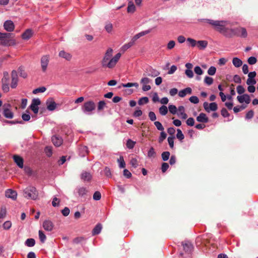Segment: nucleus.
<instances>
[{"label":"nucleus","mask_w":258,"mask_h":258,"mask_svg":"<svg viewBox=\"0 0 258 258\" xmlns=\"http://www.w3.org/2000/svg\"><path fill=\"white\" fill-rule=\"evenodd\" d=\"M204 21L213 26L216 31L224 36L228 38L233 37L235 32L232 30V27L233 25L232 22L228 21H215L211 19H204Z\"/></svg>","instance_id":"1"},{"label":"nucleus","mask_w":258,"mask_h":258,"mask_svg":"<svg viewBox=\"0 0 258 258\" xmlns=\"http://www.w3.org/2000/svg\"><path fill=\"white\" fill-rule=\"evenodd\" d=\"M113 51V50L111 48H108L106 50L101 61V64L103 67L112 69L116 66L121 54L120 53H117L112 57Z\"/></svg>","instance_id":"2"},{"label":"nucleus","mask_w":258,"mask_h":258,"mask_svg":"<svg viewBox=\"0 0 258 258\" xmlns=\"http://www.w3.org/2000/svg\"><path fill=\"white\" fill-rule=\"evenodd\" d=\"M15 43L13 34L0 32V45L9 46L14 45Z\"/></svg>","instance_id":"3"},{"label":"nucleus","mask_w":258,"mask_h":258,"mask_svg":"<svg viewBox=\"0 0 258 258\" xmlns=\"http://www.w3.org/2000/svg\"><path fill=\"white\" fill-rule=\"evenodd\" d=\"M24 196L28 199L35 200L38 196L36 188L32 186H29L24 190Z\"/></svg>","instance_id":"4"},{"label":"nucleus","mask_w":258,"mask_h":258,"mask_svg":"<svg viewBox=\"0 0 258 258\" xmlns=\"http://www.w3.org/2000/svg\"><path fill=\"white\" fill-rule=\"evenodd\" d=\"M95 104L92 100L88 101L84 103L82 107V110L85 113L90 114L95 109Z\"/></svg>","instance_id":"5"},{"label":"nucleus","mask_w":258,"mask_h":258,"mask_svg":"<svg viewBox=\"0 0 258 258\" xmlns=\"http://www.w3.org/2000/svg\"><path fill=\"white\" fill-rule=\"evenodd\" d=\"M10 104L5 105L3 107V114L4 116L8 119H12L14 117V113L11 109Z\"/></svg>","instance_id":"6"},{"label":"nucleus","mask_w":258,"mask_h":258,"mask_svg":"<svg viewBox=\"0 0 258 258\" xmlns=\"http://www.w3.org/2000/svg\"><path fill=\"white\" fill-rule=\"evenodd\" d=\"M50 56L49 55H43L40 59L41 67L43 72L45 73L49 64Z\"/></svg>","instance_id":"7"},{"label":"nucleus","mask_w":258,"mask_h":258,"mask_svg":"<svg viewBox=\"0 0 258 258\" xmlns=\"http://www.w3.org/2000/svg\"><path fill=\"white\" fill-rule=\"evenodd\" d=\"M232 30L235 32L233 36H236L242 38H246L247 36L246 30L243 27L233 28Z\"/></svg>","instance_id":"8"},{"label":"nucleus","mask_w":258,"mask_h":258,"mask_svg":"<svg viewBox=\"0 0 258 258\" xmlns=\"http://www.w3.org/2000/svg\"><path fill=\"white\" fill-rule=\"evenodd\" d=\"M203 106L204 109L208 112H210L211 111H216L218 108L217 104L215 102L208 103L205 102L203 104Z\"/></svg>","instance_id":"9"},{"label":"nucleus","mask_w":258,"mask_h":258,"mask_svg":"<svg viewBox=\"0 0 258 258\" xmlns=\"http://www.w3.org/2000/svg\"><path fill=\"white\" fill-rule=\"evenodd\" d=\"M11 87L12 88H16L18 85V73L16 71L13 70L11 73Z\"/></svg>","instance_id":"10"},{"label":"nucleus","mask_w":258,"mask_h":258,"mask_svg":"<svg viewBox=\"0 0 258 258\" xmlns=\"http://www.w3.org/2000/svg\"><path fill=\"white\" fill-rule=\"evenodd\" d=\"M151 32V30H147L146 31H142L137 34H136L130 41L133 45L135 43V42L141 37H142L146 34H148Z\"/></svg>","instance_id":"11"},{"label":"nucleus","mask_w":258,"mask_h":258,"mask_svg":"<svg viewBox=\"0 0 258 258\" xmlns=\"http://www.w3.org/2000/svg\"><path fill=\"white\" fill-rule=\"evenodd\" d=\"M4 29L8 32H12L14 30L15 25L11 20H7L4 24Z\"/></svg>","instance_id":"12"},{"label":"nucleus","mask_w":258,"mask_h":258,"mask_svg":"<svg viewBox=\"0 0 258 258\" xmlns=\"http://www.w3.org/2000/svg\"><path fill=\"white\" fill-rule=\"evenodd\" d=\"M237 99L239 102L240 103L245 102L246 104H249L250 102V97L247 94H244L242 95L238 96L237 97Z\"/></svg>","instance_id":"13"},{"label":"nucleus","mask_w":258,"mask_h":258,"mask_svg":"<svg viewBox=\"0 0 258 258\" xmlns=\"http://www.w3.org/2000/svg\"><path fill=\"white\" fill-rule=\"evenodd\" d=\"M51 140L56 147L60 146L63 143V140L61 137L59 136H53L51 138Z\"/></svg>","instance_id":"14"},{"label":"nucleus","mask_w":258,"mask_h":258,"mask_svg":"<svg viewBox=\"0 0 258 258\" xmlns=\"http://www.w3.org/2000/svg\"><path fill=\"white\" fill-rule=\"evenodd\" d=\"M54 225L53 223L50 220H45L43 223V228L47 231H51Z\"/></svg>","instance_id":"15"},{"label":"nucleus","mask_w":258,"mask_h":258,"mask_svg":"<svg viewBox=\"0 0 258 258\" xmlns=\"http://www.w3.org/2000/svg\"><path fill=\"white\" fill-rule=\"evenodd\" d=\"M13 159L18 166L20 168H23L24 167L23 163L24 160L19 155H15L13 156Z\"/></svg>","instance_id":"16"},{"label":"nucleus","mask_w":258,"mask_h":258,"mask_svg":"<svg viewBox=\"0 0 258 258\" xmlns=\"http://www.w3.org/2000/svg\"><path fill=\"white\" fill-rule=\"evenodd\" d=\"M5 195L6 197L15 200L17 198V193L12 189H8L5 192Z\"/></svg>","instance_id":"17"},{"label":"nucleus","mask_w":258,"mask_h":258,"mask_svg":"<svg viewBox=\"0 0 258 258\" xmlns=\"http://www.w3.org/2000/svg\"><path fill=\"white\" fill-rule=\"evenodd\" d=\"M47 108L49 111H53L56 107V103L52 100L49 99L46 101Z\"/></svg>","instance_id":"18"},{"label":"nucleus","mask_w":258,"mask_h":258,"mask_svg":"<svg viewBox=\"0 0 258 258\" xmlns=\"http://www.w3.org/2000/svg\"><path fill=\"white\" fill-rule=\"evenodd\" d=\"M177 115L179 117H180L182 119H185L187 117V114L185 113V109L183 106H180L178 107Z\"/></svg>","instance_id":"19"},{"label":"nucleus","mask_w":258,"mask_h":258,"mask_svg":"<svg viewBox=\"0 0 258 258\" xmlns=\"http://www.w3.org/2000/svg\"><path fill=\"white\" fill-rule=\"evenodd\" d=\"M197 120L200 122L207 123L209 121L208 117L206 114L204 113H201L197 117Z\"/></svg>","instance_id":"20"},{"label":"nucleus","mask_w":258,"mask_h":258,"mask_svg":"<svg viewBox=\"0 0 258 258\" xmlns=\"http://www.w3.org/2000/svg\"><path fill=\"white\" fill-rule=\"evenodd\" d=\"M192 93V90L190 88L187 87L184 89L180 91L178 93V95L180 97H184L187 94H191Z\"/></svg>","instance_id":"21"},{"label":"nucleus","mask_w":258,"mask_h":258,"mask_svg":"<svg viewBox=\"0 0 258 258\" xmlns=\"http://www.w3.org/2000/svg\"><path fill=\"white\" fill-rule=\"evenodd\" d=\"M208 45V41L206 40L197 41V46L201 50L205 49Z\"/></svg>","instance_id":"22"},{"label":"nucleus","mask_w":258,"mask_h":258,"mask_svg":"<svg viewBox=\"0 0 258 258\" xmlns=\"http://www.w3.org/2000/svg\"><path fill=\"white\" fill-rule=\"evenodd\" d=\"M81 177L84 181H89L92 178V175L89 172L84 171L82 173Z\"/></svg>","instance_id":"23"},{"label":"nucleus","mask_w":258,"mask_h":258,"mask_svg":"<svg viewBox=\"0 0 258 258\" xmlns=\"http://www.w3.org/2000/svg\"><path fill=\"white\" fill-rule=\"evenodd\" d=\"M78 195L81 197L84 196L87 194L88 190L85 187H79L77 188Z\"/></svg>","instance_id":"24"},{"label":"nucleus","mask_w":258,"mask_h":258,"mask_svg":"<svg viewBox=\"0 0 258 258\" xmlns=\"http://www.w3.org/2000/svg\"><path fill=\"white\" fill-rule=\"evenodd\" d=\"M33 34L31 30L27 29L24 33H23L22 37L23 39L28 40L30 38Z\"/></svg>","instance_id":"25"},{"label":"nucleus","mask_w":258,"mask_h":258,"mask_svg":"<svg viewBox=\"0 0 258 258\" xmlns=\"http://www.w3.org/2000/svg\"><path fill=\"white\" fill-rule=\"evenodd\" d=\"M59 56L61 57L65 58L67 60H70L72 58V55L63 50H61L59 52Z\"/></svg>","instance_id":"26"},{"label":"nucleus","mask_w":258,"mask_h":258,"mask_svg":"<svg viewBox=\"0 0 258 258\" xmlns=\"http://www.w3.org/2000/svg\"><path fill=\"white\" fill-rule=\"evenodd\" d=\"M136 11V7L132 1H129L128 3V7L127 8V12L128 13H133Z\"/></svg>","instance_id":"27"},{"label":"nucleus","mask_w":258,"mask_h":258,"mask_svg":"<svg viewBox=\"0 0 258 258\" xmlns=\"http://www.w3.org/2000/svg\"><path fill=\"white\" fill-rule=\"evenodd\" d=\"M102 229V225L100 223L97 224L92 230L93 235L99 234Z\"/></svg>","instance_id":"28"},{"label":"nucleus","mask_w":258,"mask_h":258,"mask_svg":"<svg viewBox=\"0 0 258 258\" xmlns=\"http://www.w3.org/2000/svg\"><path fill=\"white\" fill-rule=\"evenodd\" d=\"M232 63L236 68H239L242 66V61L238 57H234L232 59Z\"/></svg>","instance_id":"29"},{"label":"nucleus","mask_w":258,"mask_h":258,"mask_svg":"<svg viewBox=\"0 0 258 258\" xmlns=\"http://www.w3.org/2000/svg\"><path fill=\"white\" fill-rule=\"evenodd\" d=\"M160 74V73L155 69L153 68H150L148 71V76L152 77H155L158 76Z\"/></svg>","instance_id":"30"},{"label":"nucleus","mask_w":258,"mask_h":258,"mask_svg":"<svg viewBox=\"0 0 258 258\" xmlns=\"http://www.w3.org/2000/svg\"><path fill=\"white\" fill-rule=\"evenodd\" d=\"M106 107V104L104 100L100 101L97 104V110L101 111Z\"/></svg>","instance_id":"31"},{"label":"nucleus","mask_w":258,"mask_h":258,"mask_svg":"<svg viewBox=\"0 0 258 258\" xmlns=\"http://www.w3.org/2000/svg\"><path fill=\"white\" fill-rule=\"evenodd\" d=\"M3 75H4V76L2 79V83L9 84V73L7 72H4Z\"/></svg>","instance_id":"32"},{"label":"nucleus","mask_w":258,"mask_h":258,"mask_svg":"<svg viewBox=\"0 0 258 258\" xmlns=\"http://www.w3.org/2000/svg\"><path fill=\"white\" fill-rule=\"evenodd\" d=\"M25 243L28 247H32L35 244V240L33 238H28L26 240Z\"/></svg>","instance_id":"33"},{"label":"nucleus","mask_w":258,"mask_h":258,"mask_svg":"<svg viewBox=\"0 0 258 258\" xmlns=\"http://www.w3.org/2000/svg\"><path fill=\"white\" fill-rule=\"evenodd\" d=\"M132 46H133V44L130 42H129L128 43L124 44L120 48V51H121L122 53H124L128 49H129L130 47H131Z\"/></svg>","instance_id":"34"},{"label":"nucleus","mask_w":258,"mask_h":258,"mask_svg":"<svg viewBox=\"0 0 258 258\" xmlns=\"http://www.w3.org/2000/svg\"><path fill=\"white\" fill-rule=\"evenodd\" d=\"M159 112L162 115H165L168 112V108L167 106L162 105L159 108Z\"/></svg>","instance_id":"35"},{"label":"nucleus","mask_w":258,"mask_h":258,"mask_svg":"<svg viewBox=\"0 0 258 258\" xmlns=\"http://www.w3.org/2000/svg\"><path fill=\"white\" fill-rule=\"evenodd\" d=\"M170 155V153L169 152H168V151L163 152L161 154V157H162V160L164 161H167L169 159Z\"/></svg>","instance_id":"36"},{"label":"nucleus","mask_w":258,"mask_h":258,"mask_svg":"<svg viewBox=\"0 0 258 258\" xmlns=\"http://www.w3.org/2000/svg\"><path fill=\"white\" fill-rule=\"evenodd\" d=\"M122 86L124 88H129L132 87H135L136 88H138L139 84L138 83H127L126 84H122Z\"/></svg>","instance_id":"37"},{"label":"nucleus","mask_w":258,"mask_h":258,"mask_svg":"<svg viewBox=\"0 0 258 258\" xmlns=\"http://www.w3.org/2000/svg\"><path fill=\"white\" fill-rule=\"evenodd\" d=\"M149 102V98L147 97H143L141 98L138 101V104L140 105L147 104Z\"/></svg>","instance_id":"38"},{"label":"nucleus","mask_w":258,"mask_h":258,"mask_svg":"<svg viewBox=\"0 0 258 258\" xmlns=\"http://www.w3.org/2000/svg\"><path fill=\"white\" fill-rule=\"evenodd\" d=\"M169 112L173 114H175L177 113L178 108L174 105H169L168 106Z\"/></svg>","instance_id":"39"},{"label":"nucleus","mask_w":258,"mask_h":258,"mask_svg":"<svg viewBox=\"0 0 258 258\" xmlns=\"http://www.w3.org/2000/svg\"><path fill=\"white\" fill-rule=\"evenodd\" d=\"M18 72L20 77L23 78H26L27 76V73L25 72L22 67H19L18 69Z\"/></svg>","instance_id":"40"},{"label":"nucleus","mask_w":258,"mask_h":258,"mask_svg":"<svg viewBox=\"0 0 258 258\" xmlns=\"http://www.w3.org/2000/svg\"><path fill=\"white\" fill-rule=\"evenodd\" d=\"M119 163V166L120 168H124L125 166V163L123 157L120 156L117 160Z\"/></svg>","instance_id":"41"},{"label":"nucleus","mask_w":258,"mask_h":258,"mask_svg":"<svg viewBox=\"0 0 258 258\" xmlns=\"http://www.w3.org/2000/svg\"><path fill=\"white\" fill-rule=\"evenodd\" d=\"M46 89L45 87H41L38 88L34 89L33 91V93L34 94H37L38 93H43L46 91Z\"/></svg>","instance_id":"42"},{"label":"nucleus","mask_w":258,"mask_h":258,"mask_svg":"<svg viewBox=\"0 0 258 258\" xmlns=\"http://www.w3.org/2000/svg\"><path fill=\"white\" fill-rule=\"evenodd\" d=\"M7 215V210L5 207H2L0 211V218H4Z\"/></svg>","instance_id":"43"},{"label":"nucleus","mask_w":258,"mask_h":258,"mask_svg":"<svg viewBox=\"0 0 258 258\" xmlns=\"http://www.w3.org/2000/svg\"><path fill=\"white\" fill-rule=\"evenodd\" d=\"M204 83L208 85H211L213 83V79L209 76H206L204 79Z\"/></svg>","instance_id":"44"},{"label":"nucleus","mask_w":258,"mask_h":258,"mask_svg":"<svg viewBox=\"0 0 258 258\" xmlns=\"http://www.w3.org/2000/svg\"><path fill=\"white\" fill-rule=\"evenodd\" d=\"M136 142L133 141L131 139H128L126 142V147L130 149H133L135 145Z\"/></svg>","instance_id":"45"},{"label":"nucleus","mask_w":258,"mask_h":258,"mask_svg":"<svg viewBox=\"0 0 258 258\" xmlns=\"http://www.w3.org/2000/svg\"><path fill=\"white\" fill-rule=\"evenodd\" d=\"M105 29L108 33H111L113 30L112 24L110 23H107L105 25Z\"/></svg>","instance_id":"46"},{"label":"nucleus","mask_w":258,"mask_h":258,"mask_svg":"<svg viewBox=\"0 0 258 258\" xmlns=\"http://www.w3.org/2000/svg\"><path fill=\"white\" fill-rule=\"evenodd\" d=\"M39 238L42 243H44L46 240V236L41 230L39 231Z\"/></svg>","instance_id":"47"},{"label":"nucleus","mask_w":258,"mask_h":258,"mask_svg":"<svg viewBox=\"0 0 258 258\" xmlns=\"http://www.w3.org/2000/svg\"><path fill=\"white\" fill-rule=\"evenodd\" d=\"M176 137L180 141H182L184 138V136L180 129L177 130Z\"/></svg>","instance_id":"48"},{"label":"nucleus","mask_w":258,"mask_h":258,"mask_svg":"<svg viewBox=\"0 0 258 258\" xmlns=\"http://www.w3.org/2000/svg\"><path fill=\"white\" fill-rule=\"evenodd\" d=\"M216 68L214 66H211L208 70V74L210 76H213L215 74Z\"/></svg>","instance_id":"49"},{"label":"nucleus","mask_w":258,"mask_h":258,"mask_svg":"<svg viewBox=\"0 0 258 258\" xmlns=\"http://www.w3.org/2000/svg\"><path fill=\"white\" fill-rule=\"evenodd\" d=\"M175 46V42L173 40H170L167 44V49L171 50L173 49Z\"/></svg>","instance_id":"50"},{"label":"nucleus","mask_w":258,"mask_h":258,"mask_svg":"<svg viewBox=\"0 0 258 258\" xmlns=\"http://www.w3.org/2000/svg\"><path fill=\"white\" fill-rule=\"evenodd\" d=\"M187 42L189 43L192 47H195L197 45V41L192 38H188L187 39Z\"/></svg>","instance_id":"51"},{"label":"nucleus","mask_w":258,"mask_h":258,"mask_svg":"<svg viewBox=\"0 0 258 258\" xmlns=\"http://www.w3.org/2000/svg\"><path fill=\"white\" fill-rule=\"evenodd\" d=\"M167 137L166 134L164 132H161L160 133V136L159 138V143H161L162 142L166 139Z\"/></svg>","instance_id":"52"},{"label":"nucleus","mask_w":258,"mask_h":258,"mask_svg":"<svg viewBox=\"0 0 258 258\" xmlns=\"http://www.w3.org/2000/svg\"><path fill=\"white\" fill-rule=\"evenodd\" d=\"M182 246L183 247L184 250L186 251H190L192 247L191 244L189 242L184 243H183Z\"/></svg>","instance_id":"53"},{"label":"nucleus","mask_w":258,"mask_h":258,"mask_svg":"<svg viewBox=\"0 0 258 258\" xmlns=\"http://www.w3.org/2000/svg\"><path fill=\"white\" fill-rule=\"evenodd\" d=\"M154 124L157 127V130L163 132L164 130L162 124L159 121H155Z\"/></svg>","instance_id":"54"},{"label":"nucleus","mask_w":258,"mask_h":258,"mask_svg":"<svg viewBox=\"0 0 258 258\" xmlns=\"http://www.w3.org/2000/svg\"><path fill=\"white\" fill-rule=\"evenodd\" d=\"M3 228L5 230L9 229L12 226V223L10 221H7L3 224Z\"/></svg>","instance_id":"55"},{"label":"nucleus","mask_w":258,"mask_h":258,"mask_svg":"<svg viewBox=\"0 0 258 258\" xmlns=\"http://www.w3.org/2000/svg\"><path fill=\"white\" fill-rule=\"evenodd\" d=\"M45 152L47 156L50 157L52 155V148L51 147H46L44 149Z\"/></svg>","instance_id":"56"},{"label":"nucleus","mask_w":258,"mask_h":258,"mask_svg":"<svg viewBox=\"0 0 258 258\" xmlns=\"http://www.w3.org/2000/svg\"><path fill=\"white\" fill-rule=\"evenodd\" d=\"M257 61L256 58L254 56H251L248 58L247 62L250 64L252 65L255 64Z\"/></svg>","instance_id":"57"},{"label":"nucleus","mask_w":258,"mask_h":258,"mask_svg":"<svg viewBox=\"0 0 258 258\" xmlns=\"http://www.w3.org/2000/svg\"><path fill=\"white\" fill-rule=\"evenodd\" d=\"M130 164L135 168H137L138 165V162L136 158H132L130 161Z\"/></svg>","instance_id":"58"},{"label":"nucleus","mask_w":258,"mask_h":258,"mask_svg":"<svg viewBox=\"0 0 258 258\" xmlns=\"http://www.w3.org/2000/svg\"><path fill=\"white\" fill-rule=\"evenodd\" d=\"M101 195L99 191H95L93 195V198L94 200L98 201L101 199Z\"/></svg>","instance_id":"59"},{"label":"nucleus","mask_w":258,"mask_h":258,"mask_svg":"<svg viewBox=\"0 0 258 258\" xmlns=\"http://www.w3.org/2000/svg\"><path fill=\"white\" fill-rule=\"evenodd\" d=\"M189 100L190 101V102L193 103L194 104H197L199 102V98H198V97L196 96H191L189 98Z\"/></svg>","instance_id":"60"},{"label":"nucleus","mask_w":258,"mask_h":258,"mask_svg":"<svg viewBox=\"0 0 258 258\" xmlns=\"http://www.w3.org/2000/svg\"><path fill=\"white\" fill-rule=\"evenodd\" d=\"M221 115L224 117H229L230 116V114L228 113V112L227 110V109L226 108H223L221 109Z\"/></svg>","instance_id":"61"},{"label":"nucleus","mask_w":258,"mask_h":258,"mask_svg":"<svg viewBox=\"0 0 258 258\" xmlns=\"http://www.w3.org/2000/svg\"><path fill=\"white\" fill-rule=\"evenodd\" d=\"M148 116L151 121H155L157 118L155 113L153 111H150Z\"/></svg>","instance_id":"62"},{"label":"nucleus","mask_w":258,"mask_h":258,"mask_svg":"<svg viewBox=\"0 0 258 258\" xmlns=\"http://www.w3.org/2000/svg\"><path fill=\"white\" fill-rule=\"evenodd\" d=\"M104 172L105 175L108 177H111V172L110 169L108 167H106L104 169Z\"/></svg>","instance_id":"63"},{"label":"nucleus","mask_w":258,"mask_h":258,"mask_svg":"<svg viewBox=\"0 0 258 258\" xmlns=\"http://www.w3.org/2000/svg\"><path fill=\"white\" fill-rule=\"evenodd\" d=\"M169 165L167 163L164 162L161 165V170L162 172H165L169 168Z\"/></svg>","instance_id":"64"}]
</instances>
